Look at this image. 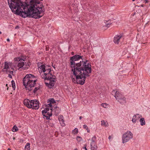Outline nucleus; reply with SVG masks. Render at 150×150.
I'll return each instance as SVG.
<instances>
[{
    "label": "nucleus",
    "mask_w": 150,
    "mask_h": 150,
    "mask_svg": "<svg viewBox=\"0 0 150 150\" xmlns=\"http://www.w3.org/2000/svg\"><path fill=\"white\" fill-rule=\"evenodd\" d=\"M61 125L62 126H64L65 125V123H64V120L59 121Z\"/></svg>",
    "instance_id": "28"
},
{
    "label": "nucleus",
    "mask_w": 150,
    "mask_h": 150,
    "mask_svg": "<svg viewBox=\"0 0 150 150\" xmlns=\"http://www.w3.org/2000/svg\"><path fill=\"white\" fill-rule=\"evenodd\" d=\"M106 25H105V26L106 27H109L110 25L111 24V21L110 20H109L108 21H106Z\"/></svg>",
    "instance_id": "21"
},
{
    "label": "nucleus",
    "mask_w": 150,
    "mask_h": 150,
    "mask_svg": "<svg viewBox=\"0 0 150 150\" xmlns=\"http://www.w3.org/2000/svg\"><path fill=\"white\" fill-rule=\"evenodd\" d=\"M86 145H84V146L83 147V149H84L85 150H87V149L86 148Z\"/></svg>",
    "instance_id": "33"
},
{
    "label": "nucleus",
    "mask_w": 150,
    "mask_h": 150,
    "mask_svg": "<svg viewBox=\"0 0 150 150\" xmlns=\"http://www.w3.org/2000/svg\"><path fill=\"white\" fill-rule=\"evenodd\" d=\"M12 84V87L13 90H15V84L14 81L12 80L11 82Z\"/></svg>",
    "instance_id": "24"
},
{
    "label": "nucleus",
    "mask_w": 150,
    "mask_h": 150,
    "mask_svg": "<svg viewBox=\"0 0 150 150\" xmlns=\"http://www.w3.org/2000/svg\"><path fill=\"white\" fill-rule=\"evenodd\" d=\"M101 105L104 108H107V107L108 105V104H106V103H102L101 104Z\"/></svg>",
    "instance_id": "26"
},
{
    "label": "nucleus",
    "mask_w": 150,
    "mask_h": 150,
    "mask_svg": "<svg viewBox=\"0 0 150 150\" xmlns=\"http://www.w3.org/2000/svg\"><path fill=\"white\" fill-rule=\"evenodd\" d=\"M140 116L138 114H137L136 115H134L132 118V121L133 123H135L139 120L140 118Z\"/></svg>",
    "instance_id": "12"
},
{
    "label": "nucleus",
    "mask_w": 150,
    "mask_h": 150,
    "mask_svg": "<svg viewBox=\"0 0 150 150\" xmlns=\"http://www.w3.org/2000/svg\"><path fill=\"white\" fill-rule=\"evenodd\" d=\"M7 85H8L7 84H6V86H7Z\"/></svg>",
    "instance_id": "46"
},
{
    "label": "nucleus",
    "mask_w": 150,
    "mask_h": 150,
    "mask_svg": "<svg viewBox=\"0 0 150 150\" xmlns=\"http://www.w3.org/2000/svg\"><path fill=\"white\" fill-rule=\"evenodd\" d=\"M83 127L86 130L88 129V127L86 125H83Z\"/></svg>",
    "instance_id": "32"
},
{
    "label": "nucleus",
    "mask_w": 150,
    "mask_h": 150,
    "mask_svg": "<svg viewBox=\"0 0 150 150\" xmlns=\"http://www.w3.org/2000/svg\"><path fill=\"white\" fill-rule=\"evenodd\" d=\"M53 110L54 111L55 115L56 116H57L58 115L61 111L60 108L57 106H55V107H54Z\"/></svg>",
    "instance_id": "13"
},
{
    "label": "nucleus",
    "mask_w": 150,
    "mask_h": 150,
    "mask_svg": "<svg viewBox=\"0 0 150 150\" xmlns=\"http://www.w3.org/2000/svg\"><path fill=\"white\" fill-rule=\"evenodd\" d=\"M8 150H11V149L9 148H8Z\"/></svg>",
    "instance_id": "42"
},
{
    "label": "nucleus",
    "mask_w": 150,
    "mask_h": 150,
    "mask_svg": "<svg viewBox=\"0 0 150 150\" xmlns=\"http://www.w3.org/2000/svg\"><path fill=\"white\" fill-rule=\"evenodd\" d=\"M13 12L23 18L27 17L39 18L44 14L43 5L36 0H8Z\"/></svg>",
    "instance_id": "1"
},
{
    "label": "nucleus",
    "mask_w": 150,
    "mask_h": 150,
    "mask_svg": "<svg viewBox=\"0 0 150 150\" xmlns=\"http://www.w3.org/2000/svg\"><path fill=\"white\" fill-rule=\"evenodd\" d=\"M18 130V129L16 125L14 126L13 128H12V131L13 132L17 131Z\"/></svg>",
    "instance_id": "22"
},
{
    "label": "nucleus",
    "mask_w": 150,
    "mask_h": 150,
    "mask_svg": "<svg viewBox=\"0 0 150 150\" xmlns=\"http://www.w3.org/2000/svg\"><path fill=\"white\" fill-rule=\"evenodd\" d=\"M58 120L59 121L63 120V117L62 115H61L59 116L58 117Z\"/></svg>",
    "instance_id": "27"
},
{
    "label": "nucleus",
    "mask_w": 150,
    "mask_h": 150,
    "mask_svg": "<svg viewBox=\"0 0 150 150\" xmlns=\"http://www.w3.org/2000/svg\"><path fill=\"white\" fill-rule=\"evenodd\" d=\"M87 132H90V131L88 129H87Z\"/></svg>",
    "instance_id": "38"
},
{
    "label": "nucleus",
    "mask_w": 150,
    "mask_h": 150,
    "mask_svg": "<svg viewBox=\"0 0 150 150\" xmlns=\"http://www.w3.org/2000/svg\"><path fill=\"white\" fill-rule=\"evenodd\" d=\"M39 68L41 69V72L42 71L43 72H45L47 71L46 70V66L44 64H42L40 67H38Z\"/></svg>",
    "instance_id": "16"
},
{
    "label": "nucleus",
    "mask_w": 150,
    "mask_h": 150,
    "mask_svg": "<svg viewBox=\"0 0 150 150\" xmlns=\"http://www.w3.org/2000/svg\"><path fill=\"white\" fill-rule=\"evenodd\" d=\"M14 60L15 61L18 62L15 64L14 66L16 69H18L22 68L24 65V62H22V60L24 61V60L21 58L20 57L15 58Z\"/></svg>",
    "instance_id": "9"
},
{
    "label": "nucleus",
    "mask_w": 150,
    "mask_h": 150,
    "mask_svg": "<svg viewBox=\"0 0 150 150\" xmlns=\"http://www.w3.org/2000/svg\"><path fill=\"white\" fill-rule=\"evenodd\" d=\"M82 57L76 54L70 58L71 71L76 76L77 83L81 84L84 83L86 76H89L91 72V65L87 63V60L83 61Z\"/></svg>",
    "instance_id": "2"
},
{
    "label": "nucleus",
    "mask_w": 150,
    "mask_h": 150,
    "mask_svg": "<svg viewBox=\"0 0 150 150\" xmlns=\"http://www.w3.org/2000/svg\"><path fill=\"white\" fill-rule=\"evenodd\" d=\"M133 137V134L130 131H127L125 133L122 137V143H124L128 142Z\"/></svg>",
    "instance_id": "7"
},
{
    "label": "nucleus",
    "mask_w": 150,
    "mask_h": 150,
    "mask_svg": "<svg viewBox=\"0 0 150 150\" xmlns=\"http://www.w3.org/2000/svg\"><path fill=\"white\" fill-rule=\"evenodd\" d=\"M122 35H116L114 38V42L115 44H118L120 42V40L122 38Z\"/></svg>",
    "instance_id": "11"
},
{
    "label": "nucleus",
    "mask_w": 150,
    "mask_h": 150,
    "mask_svg": "<svg viewBox=\"0 0 150 150\" xmlns=\"http://www.w3.org/2000/svg\"><path fill=\"white\" fill-rule=\"evenodd\" d=\"M101 125L106 127L108 126V123L107 122H106L104 120H102L101 121Z\"/></svg>",
    "instance_id": "18"
},
{
    "label": "nucleus",
    "mask_w": 150,
    "mask_h": 150,
    "mask_svg": "<svg viewBox=\"0 0 150 150\" xmlns=\"http://www.w3.org/2000/svg\"><path fill=\"white\" fill-rule=\"evenodd\" d=\"M1 32L0 31V34H1Z\"/></svg>",
    "instance_id": "44"
},
{
    "label": "nucleus",
    "mask_w": 150,
    "mask_h": 150,
    "mask_svg": "<svg viewBox=\"0 0 150 150\" xmlns=\"http://www.w3.org/2000/svg\"><path fill=\"white\" fill-rule=\"evenodd\" d=\"M139 121L140 122V124L142 126L144 125L145 124V122L144 118H141L139 120Z\"/></svg>",
    "instance_id": "17"
},
{
    "label": "nucleus",
    "mask_w": 150,
    "mask_h": 150,
    "mask_svg": "<svg viewBox=\"0 0 150 150\" xmlns=\"http://www.w3.org/2000/svg\"><path fill=\"white\" fill-rule=\"evenodd\" d=\"M74 75L75 77H76V79H75L74 78H73V77H72L71 78V80L73 82H74V83H76V82L77 84H80L81 85H83V84H81L79 83H77V80L76 79V76H75V75Z\"/></svg>",
    "instance_id": "20"
},
{
    "label": "nucleus",
    "mask_w": 150,
    "mask_h": 150,
    "mask_svg": "<svg viewBox=\"0 0 150 150\" xmlns=\"http://www.w3.org/2000/svg\"><path fill=\"white\" fill-rule=\"evenodd\" d=\"M145 4H146V3H148L149 1L148 0H145Z\"/></svg>",
    "instance_id": "35"
},
{
    "label": "nucleus",
    "mask_w": 150,
    "mask_h": 150,
    "mask_svg": "<svg viewBox=\"0 0 150 150\" xmlns=\"http://www.w3.org/2000/svg\"><path fill=\"white\" fill-rule=\"evenodd\" d=\"M50 66H47L46 67V70L48 72H51V70L50 69Z\"/></svg>",
    "instance_id": "25"
},
{
    "label": "nucleus",
    "mask_w": 150,
    "mask_h": 150,
    "mask_svg": "<svg viewBox=\"0 0 150 150\" xmlns=\"http://www.w3.org/2000/svg\"><path fill=\"white\" fill-rule=\"evenodd\" d=\"M38 102L36 100L25 99L23 101L24 104L28 108H32L33 109H38L39 108Z\"/></svg>",
    "instance_id": "5"
},
{
    "label": "nucleus",
    "mask_w": 150,
    "mask_h": 150,
    "mask_svg": "<svg viewBox=\"0 0 150 150\" xmlns=\"http://www.w3.org/2000/svg\"><path fill=\"white\" fill-rule=\"evenodd\" d=\"M96 137L93 136L91 139L90 144L91 150H97V146L96 144Z\"/></svg>",
    "instance_id": "10"
},
{
    "label": "nucleus",
    "mask_w": 150,
    "mask_h": 150,
    "mask_svg": "<svg viewBox=\"0 0 150 150\" xmlns=\"http://www.w3.org/2000/svg\"><path fill=\"white\" fill-rule=\"evenodd\" d=\"M25 150H30V144L29 143H27L25 147Z\"/></svg>",
    "instance_id": "19"
},
{
    "label": "nucleus",
    "mask_w": 150,
    "mask_h": 150,
    "mask_svg": "<svg viewBox=\"0 0 150 150\" xmlns=\"http://www.w3.org/2000/svg\"><path fill=\"white\" fill-rule=\"evenodd\" d=\"M81 118H82V117L81 116L80 117H79L80 119L81 120Z\"/></svg>",
    "instance_id": "39"
},
{
    "label": "nucleus",
    "mask_w": 150,
    "mask_h": 150,
    "mask_svg": "<svg viewBox=\"0 0 150 150\" xmlns=\"http://www.w3.org/2000/svg\"><path fill=\"white\" fill-rule=\"evenodd\" d=\"M74 150H78V149H75Z\"/></svg>",
    "instance_id": "40"
},
{
    "label": "nucleus",
    "mask_w": 150,
    "mask_h": 150,
    "mask_svg": "<svg viewBox=\"0 0 150 150\" xmlns=\"http://www.w3.org/2000/svg\"><path fill=\"white\" fill-rule=\"evenodd\" d=\"M73 132L74 134L77 133L78 132V129L76 128H75L73 131Z\"/></svg>",
    "instance_id": "30"
},
{
    "label": "nucleus",
    "mask_w": 150,
    "mask_h": 150,
    "mask_svg": "<svg viewBox=\"0 0 150 150\" xmlns=\"http://www.w3.org/2000/svg\"><path fill=\"white\" fill-rule=\"evenodd\" d=\"M36 81L34 75L31 74H27L23 79V84L26 90L30 91L35 86Z\"/></svg>",
    "instance_id": "3"
},
{
    "label": "nucleus",
    "mask_w": 150,
    "mask_h": 150,
    "mask_svg": "<svg viewBox=\"0 0 150 150\" xmlns=\"http://www.w3.org/2000/svg\"><path fill=\"white\" fill-rule=\"evenodd\" d=\"M50 103L48 104L47 105V107H50V109L51 110L52 109V105L51 103H55V100L54 98H51L49 100Z\"/></svg>",
    "instance_id": "14"
},
{
    "label": "nucleus",
    "mask_w": 150,
    "mask_h": 150,
    "mask_svg": "<svg viewBox=\"0 0 150 150\" xmlns=\"http://www.w3.org/2000/svg\"><path fill=\"white\" fill-rule=\"evenodd\" d=\"M8 77L10 78H12V76L10 74H8Z\"/></svg>",
    "instance_id": "34"
},
{
    "label": "nucleus",
    "mask_w": 150,
    "mask_h": 150,
    "mask_svg": "<svg viewBox=\"0 0 150 150\" xmlns=\"http://www.w3.org/2000/svg\"><path fill=\"white\" fill-rule=\"evenodd\" d=\"M112 94H115V97L117 101L120 103H126V98L119 92L113 90L112 92Z\"/></svg>",
    "instance_id": "6"
},
{
    "label": "nucleus",
    "mask_w": 150,
    "mask_h": 150,
    "mask_svg": "<svg viewBox=\"0 0 150 150\" xmlns=\"http://www.w3.org/2000/svg\"><path fill=\"white\" fill-rule=\"evenodd\" d=\"M77 139L79 142H80L81 140V138L80 137L78 136L77 137Z\"/></svg>",
    "instance_id": "31"
},
{
    "label": "nucleus",
    "mask_w": 150,
    "mask_h": 150,
    "mask_svg": "<svg viewBox=\"0 0 150 150\" xmlns=\"http://www.w3.org/2000/svg\"><path fill=\"white\" fill-rule=\"evenodd\" d=\"M44 74V76L42 78L45 80H49L50 81L49 83L45 82L46 86L50 88H53L55 83V76L52 75L51 72H48V73H45Z\"/></svg>",
    "instance_id": "4"
},
{
    "label": "nucleus",
    "mask_w": 150,
    "mask_h": 150,
    "mask_svg": "<svg viewBox=\"0 0 150 150\" xmlns=\"http://www.w3.org/2000/svg\"><path fill=\"white\" fill-rule=\"evenodd\" d=\"M135 0H132L133 1H134Z\"/></svg>",
    "instance_id": "45"
},
{
    "label": "nucleus",
    "mask_w": 150,
    "mask_h": 150,
    "mask_svg": "<svg viewBox=\"0 0 150 150\" xmlns=\"http://www.w3.org/2000/svg\"><path fill=\"white\" fill-rule=\"evenodd\" d=\"M44 72V73H48V71H46V72Z\"/></svg>",
    "instance_id": "41"
},
{
    "label": "nucleus",
    "mask_w": 150,
    "mask_h": 150,
    "mask_svg": "<svg viewBox=\"0 0 150 150\" xmlns=\"http://www.w3.org/2000/svg\"><path fill=\"white\" fill-rule=\"evenodd\" d=\"M4 71L6 72V73L8 74H12L13 72V71H11L8 70H6V71Z\"/></svg>",
    "instance_id": "23"
},
{
    "label": "nucleus",
    "mask_w": 150,
    "mask_h": 150,
    "mask_svg": "<svg viewBox=\"0 0 150 150\" xmlns=\"http://www.w3.org/2000/svg\"><path fill=\"white\" fill-rule=\"evenodd\" d=\"M9 63L6 62H4V67L2 69V71H6V70H8L10 69L9 66Z\"/></svg>",
    "instance_id": "15"
},
{
    "label": "nucleus",
    "mask_w": 150,
    "mask_h": 150,
    "mask_svg": "<svg viewBox=\"0 0 150 150\" xmlns=\"http://www.w3.org/2000/svg\"><path fill=\"white\" fill-rule=\"evenodd\" d=\"M112 137L111 136H110L108 137V139H110Z\"/></svg>",
    "instance_id": "36"
},
{
    "label": "nucleus",
    "mask_w": 150,
    "mask_h": 150,
    "mask_svg": "<svg viewBox=\"0 0 150 150\" xmlns=\"http://www.w3.org/2000/svg\"><path fill=\"white\" fill-rule=\"evenodd\" d=\"M7 40L8 41V42H9L10 41V40L8 38L7 39Z\"/></svg>",
    "instance_id": "37"
},
{
    "label": "nucleus",
    "mask_w": 150,
    "mask_h": 150,
    "mask_svg": "<svg viewBox=\"0 0 150 150\" xmlns=\"http://www.w3.org/2000/svg\"><path fill=\"white\" fill-rule=\"evenodd\" d=\"M52 110H50L49 107L47 106L44 110H42V112L43 116L45 117L47 120H49L52 115Z\"/></svg>",
    "instance_id": "8"
},
{
    "label": "nucleus",
    "mask_w": 150,
    "mask_h": 150,
    "mask_svg": "<svg viewBox=\"0 0 150 150\" xmlns=\"http://www.w3.org/2000/svg\"><path fill=\"white\" fill-rule=\"evenodd\" d=\"M53 67H54V69L55 68V67H54V66H52Z\"/></svg>",
    "instance_id": "43"
},
{
    "label": "nucleus",
    "mask_w": 150,
    "mask_h": 150,
    "mask_svg": "<svg viewBox=\"0 0 150 150\" xmlns=\"http://www.w3.org/2000/svg\"><path fill=\"white\" fill-rule=\"evenodd\" d=\"M40 88V87H35L34 90H33V92L34 93H35Z\"/></svg>",
    "instance_id": "29"
}]
</instances>
